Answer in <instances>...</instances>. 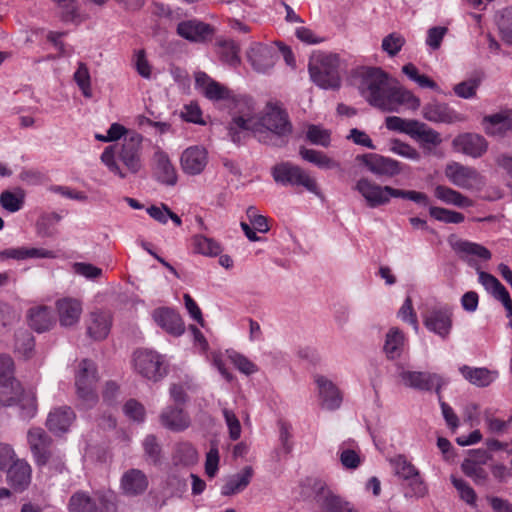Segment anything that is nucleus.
<instances>
[{"label":"nucleus","instance_id":"7c9ffc66","mask_svg":"<svg viewBox=\"0 0 512 512\" xmlns=\"http://www.w3.org/2000/svg\"><path fill=\"white\" fill-rule=\"evenodd\" d=\"M155 322L168 333L180 336L184 333V324L179 314L169 308H159L153 313Z\"/></svg>","mask_w":512,"mask_h":512},{"label":"nucleus","instance_id":"3c124183","mask_svg":"<svg viewBox=\"0 0 512 512\" xmlns=\"http://www.w3.org/2000/svg\"><path fill=\"white\" fill-rule=\"evenodd\" d=\"M450 481L458 491L460 498L470 506H476L477 495L474 489L463 479L451 475Z\"/></svg>","mask_w":512,"mask_h":512},{"label":"nucleus","instance_id":"f8f14e48","mask_svg":"<svg viewBox=\"0 0 512 512\" xmlns=\"http://www.w3.org/2000/svg\"><path fill=\"white\" fill-rule=\"evenodd\" d=\"M357 160L377 177L392 178L399 175L402 171L399 161L376 153L359 155Z\"/></svg>","mask_w":512,"mask_h":512},{"label":"nucleus","instance_id":"5701e85b","mask_svg":"<svg viewBox=\"0 0 512 512\" xmlns=\"http://www.w3.org/2000/svg\"><path fill=\"white\" fill-rule=\"evenodd\" d=\"M424 119L433 123L452 124L461 119L460 115L449 105L433 101L426 104L422 109Z\"/></svg>","mask_w":512,"mask_h":512},{"label":"nucleus","instance_id":"4d7b16f0","mask_svg":"<svg viewBox=\"0 0 512 512\" xmlns=\"http://www.w3.org/2000/svg\"><path fill=\"white\" fill-rule=\"evenodd\" d=\"M483 418H484V422L487 426L488 431L492 434H497V435L503 434L508 429V427L510 426V424L512 422V415L510 416V418L508 420L505 421V420L496 418L493 415V413L491 412V410H485Z\"/></svg>","mask_w":512,"mask_h":512},{"label":"nucleus","instance_id":"58836bf2","mask_svg":"<svg viewBox=\"0 0 512 512\" xmlns=\"http://www.w3.org/2000/svg\"><path fill=\"white\" fill-rule=\"evenodd\" d=\"M434 195L442 202L460 208L473 206V201L471 199L464 196L462 193L444 185H437L434 189Z\"/></svg>","mask_w":512,"mask_h":512},{"label":"nucleus","instance_id":"1a4fd4ad","mask_svg":"<svg viewBox=\"0 0 512 512\" xmlns=\"http://www.w3.org/2000/svg\"><path fill=\"white\" fill-rule=\"evenodd\" d=\"M445 176L455 186L471 191H481L486 185L485 177L477 169L458 162L446 165Z\"/></svg>","mask_w":512,"mask_h":512},{"label":"nucleus","instance_id":"ddd939ff","mask_svg":"<svg viewBox=\"0 0 512 512\" xmlns=\"http://www.w3.org/2000/svg\"><path fill=\"white\" fill-rule=\"evenodd\" d=\"M176 33L191 43L203 44L212 39L215 28L209 23L193 18L179 22Z\"/></svg>","mask_w":512,"mask_h":512},{"label":"nucleus","instance_id":"c756f323","mask_svg":"<svg viewBox=\"0 0 512 512\" xmlns=\"http://www.w3.org/2000/svg\"><path fill=\"white\" fill-rule=\"evenodd\" d=\"M56 308L61 326L70 327L78 323L82 313V304L79 300L69 297L59 299Z\"/></svg>","mask_w":512,"mask_h":512},{"label":"nucleus","instance_id":"4be33fe9","mask_svg":"<svg viewBox=\"0 0 512 512\" xmlns=\"http://www.w3.org/2000/svg\"><path fill=\"white\" fill-rule=\"evenodd\" d=\"M195 85L211 101L228 100L231 97V92L227 87L213 80L205 72L196 73Z\"/></svg>","mask_w":512,"mask_h":512},{"label":"nucleus","instance_id":"f03ea898","mask_svg":"<svg viewBox=\"0 0 512 512\" xmlns=\"http://www.w3.org/2000/svg\"><path fill=\"white\" fill-rule=\"evenodd\" d=\"M359 91L370 105L385 112H398L400 106L417 110L420 99L410 90L392 86L389 77L381 68L368 67L359 72Z\"/></svg>","mask_w":512,"mask_h":512},{"label":"nucleus","instance_id":"6e6d98bb","mask_svg":"<svg viewBox=\"0 0 512 512\" xmlns=\"http://www.w3.org/2000/svg\"><path fill=\"white\" fill-rule=\"evenodd\" d=\"M228 358L237 370L245 375H251L257 371V366L246 356L234 351L227 350Z\"/></svg>","mask_w":512,"mask_h":512},{"label":"nucleus","instance_id":"bb28decb","mask_svg":"<svg viewBox=\"0 0 512 512\" xmlns=\"http://www.w3.org/2000/svg\"><path fill=\"white\" fill-rule=\"evenodd\" d=\"M87 334L94 340L105 339L111 329L112 318L108 312L105 311H93L90 313L87 320Z\"/></svg>","mask_w":512,"mask_h":512},{"label":"nucleus","instance_id":"052dcab7","mask_svg":"<svg viewBox=\"0 0 512 512\" xmlns=\"http://www.w3.org/2000/svg\"><path fill=\"white\" fill-rule=\"evenodd\" d=\"M221 47V59L229 64L230 66H236L240 63L239 58V47L238 45L232 41V40H225L220 42Z\"/></svg>","mask_w":512,"mask_h":512},{"label":"nucleus","instance_id":"a18cd8bd","mask_svg":"<svg viewBox=\"0 0 512 512\" xmlns=\"http://www.w3.org/2000/svg\"><path fill=\"white\" fill-rule=\"evenodd\" d=\"M198 452L196 448L188 442L179 443L173 454V461L175 464L190 466L197 462Z\"/></svg>","mask_w":512,"mask_h":512},{"label":"nucleus","instance_id":"49530a36","mask_svg":"<svg viewBox=\"0 0 512 512\" xmlns=\"http://www.w3.org/2000/svg\"><path fill=\"white\" fill-rule=\"evenodd\" d=\"M337 455L342 466L345 469L355 470L361 464V457L359 455V451L348 447L345 442L339 446Z\"/></svg>","mask_w":512,"mask_h":512},{"label":"nucleus","instance_id":"e433bc0d","mask_svg":"<svg viewBox=\"0 0 512 512\" xmlns=\"http://www.w3.org/2000/svg\"><path fill=\"white\" fill-rule=\"evenodd\" d=\"M28 323L38 333L49 330L55 323L52 309L46 306L31 308L28 311Z\"/></svg>","mask_w":512,"mask_h":512},{"label":"nucleus","instance_id":"dca6fc26","mask_svg":"<svg viewBox=\"0 0 512 512\" xmlns=\"http://www.w3.org/2000/svg\"><path fill=\"white\" fill-rule=\"evenodd\" d=\"M27 439L36 464L46 465L51 457V437L42 428L33 427L29 429Z\"/></svg>","mask_w":512,"mask_h":512},{"label":"nucleus","instance_id":"f704fd0d","mask_svg":"<svg viewBox=\"0 0 512 512\" xmlns=\"http://www.w3.org/2000/svg\"><path fill=\"white\" fill-rule=\"evenodd\" d=\"M399 376L406 387L425 392L431 391L433 378H437L436 373L411 370H403Z\"/></svg>","mask_w":512,"mask_h":512},{"label":"nucleus","instance_id":"bf43d9fd","mask_svg":"<svg viewBox=\"0 0 512 512\" xmlns=\"http://www.w3.org/2000/svg\"><path fill=\"white\" fill-rule=\"evenodd\" d=\"M74 80L85 97H91V79L88 67L85 63L79 62L78 68L74 73Z\"/></svg>","mask_w":512,"mask_h":512},{"label":"nucleus","instance_id":"13d9d810","mask_svg":"<svg viewBox=\"0 0 512 512\" xmlns=\"http://www.w3.org/2000/svg\"><path fill=\"white\" fill-rule=\"evenodd\" d=\"M143 449L150 463L157 465L161 462V446L155 435H147L143 441Z\"/></svg>","mask_w":512,"mask_h":512},{"label":"nucleus","instance_id":"69168bd1","mask_svg":"<svg viewBox=\"0 0 512 512\" xmlns=\"http://www.w3.org/2000/svg\"><path fill=\"white\" fill-rule=\"evenodd\" d=\"M478 87L479 82L477 80L469 79L456 84L453 91L460 98L471 99L475 97Z\"/></svg>","mask_w":512,"mask_h":512},{"label":"nucleus","instance_id":"680f3d73","mask_svg":"<svg viewBox=\"0 0 512 512\" xmlns=\"http://www.w3.org/2000/svg\"><path fill=\"white\" fill-rule=\"evenodd\" d=\"M123 412L126 417L135 422L141 423L145 420V408L135 399H130L124 404Z\"/></svg>","mask_w":512,"mask_h":512},{"label":"nucleus","instance_id":"a211bd4d","mask_svg":"<svg viewBox=\"0 0 512 512\" xmlns=\"http://www.w3.org/2000/svg\"><path fill=\"white\" fill-rule=\"evenodd\" d=\"M208 163V152L202 146L186 148L180 157L183 172L190 176L201 174Z\"/></svg>","mask_w":512,"mask_h":512},{"label":"nucleus","instance_id":"6ab92c4d","mask_svg":"<svg viewBox=\"0 0 512 512\" xmlns=\"http://www.w3.org/2000/svg\"><path fill=\"white\" fill-rule=\"evenodd\" d=\"M453 148L472 158L481 157L488 149L486 139L476 133H463L456 136L452 142Z\"/></svg>","mask_w":512,"mask_h":512},{"label":"nucleus","instance_id":"5fc2aeb1","mask_svg":"<svg viewBox=\"0 0 512 512\" xmlns=\"http://www.w3.org/2000/svg\"><path fill=\"white\" fill-rule=\"evenodd\" d=\"M61 9V19L64 22H80L81 16L78 11L76 0H52Z\"/></svg>","mask_w":512,"mask_h":512},{"label":"nucleus","instance_id":"de8ad7c7","mask_svg":"<svg viewBox=\"0 0 512 512\" xmlns=\"http://www.w3.org/2000/svg\"><path fill=\"white\" fill-rule=\"evenodd\" d=\"M429 214L435 220L447 224H459L465 220L462 213L442 207L430 206Z\"/></svg>","mask_w":512,"mask_h":512},{"label":"nucleus","instance_id":"473e14b6","mask_svg":"<svg viewBox=\"0 0 512 512\" xmlns=\"http://www.w3.org/2000/svg\"><path fill=\"white\" fill-rule=\"evenodd\" d=\"M459 372L470 384L481 388L489 386L498 376L496 371H491L486 367H471L468 365L460 366Z\"/></svg>","mask_w":512,"mask_h":512},{"label":"nucleus","instance_id":"c9c22d12","mask_svg":"<svg viewBox=\"0 0 512 512\" xmlns=\"http://www.w3.org/2000/svg\"><path fill=\"white\" fill-rule=\"evenodd\" d=\"M57 255L54 251L45 248L17 247L0 251V259L25 260L29 258L54 259Z\"/></svg>","mask_w":512,"mask_h":512},{"label":"nucleus","instance_id":"cd10ccee","mask_svg":"<svg viewBox=\"0 0 512 512\" xmlns=\"http://www.w3.org/2000/svg\"><path fill=\"white\" fill-rule=\"evenodd\" d=\"M7 481L18 492L24 491L31 482V467L24 460H16L7 469Z\"/></svg>","mask_w":512,"mask_h":512},{"label":"nucleus","instance_id":"2eb2a0df","mask_svg":"<svg viewBox=\"0 0 512 512\" xmlns=\"http://www.w3.org/2000/svg\"><path fill=\"white\" fill-rule=\"evenodd\" d=\"M0 404L3 406H18L20 408V417L29 420L36 415L37 404L36 397L32 392H26L23 387L19 391H14L9 396L0 394Z\"/></svg>","mask_w":512,"mask_h":512},{"label":"nucleus","instance_id":"a19ab883","mask_svg":"<svg viewBox=\"0 0 512 512\" xmlns=\"http://www.w3.org/2000/svg\"><path fill=\"white\" fill-rule=\"evenodd\" d=\"M405 336L398 328H391L386 334L384 352L388 359L394 360L401 356Z\"/></svg>","mask_w":512,"mask_h":512},{"label":"nucleus","instance_id":"79ce46f5","mask_svg":"<svg viewBox=\"0 0 512 512\" xmlns=\"http://www.w3.org/2000/svg\"><path fill=\"white\" fill-rule=\"evenodd\" d=\"M299 154L303 160L314 164L320 169H334L340 167V164L337 161L328 157L322 151L301 147Z\"/></svg>","mask_w":512,"mask_h":512},{"label":"nucleus","instance_id":"72a5a7b5","mask_svg":"<svg viewBox=\"0 0 512 512\" xmlns=\"http://www.w3.org/2000/svg\"><path fill=\"white\" fill-rule=\"evenodd\" d=\"M147 476L139 469H130L121 478V488L128 496H137L146 491Z\"/></svg>","mask_w":512,"mask_h":512},{"label":"nucleus","instance_id":"0eeeda50","mask_svg":"<svg viewBox=\"0 0 512 512\" xmlns=\"http://www.w3.org/2000/svg\"><path fill=\"white\" fill-rule=\"evenodd\" d=\"M271 174L278 184L293 187L301 186L318 197L322 195L316 180L303 168L291 162H282L275 165Z\"/></svg>","mask_w":512,"mask_h":512},{"label":"nucleus","instance_id":"9b49d317","mask_svg":"<svg viewBox=\"0 0 512 512\" xmlns=\"http://www.w3.org/2000/svg\"><path fill=\"white\" fill-rule=\"evenodd\" d=\"M452 247L459 256L460 260L465 262L475 271L482 269L480 263L481 261L488 262L492 258V253L489 249L481 244L468 240H458L453 244Z\"/></svg>","mask_w":512,"mask_h":512},{"label":"nucleus","instance_id":"412c9836","mask_svg":"<svg viewBox=\"0 0 512 512\" xmlns=\"http://www.w3.org/2000/svg\"><path fill=\"white\" fill-rule=\"evenodd\" d=\"M75 418L76 415L71 407H57L49 412L46 427L50 432L58 436L68 432Z\"/></svg>","mask_w":512,"mask_h":512},{"label":"nucleus","instance_id":"e2e57ef3","mask_svg":"<svg viewBox=\"0 0 512 512\" xmlns=\"http://www.w3.org/2000/svg\"><path fill=\"white\" fill-rule=\"evenodd\" d=\"M405 44V39L400 34L391 33L383 38L382 49L389 55L395 56Z\"/></svg>","mask_w":512,"mask_h":512},{"label":"nucleus","instance_id":"39448f33","mask_svg":"<svg viewBox=\"0 0 512 512\" xmlns=\"http://www.w3.org/2000/svg\"><path fill=\"white\" fill-rule=\"evenodd\" d=\"M340 58L337 54L318 52L310 57L308 71L315 85L325 90H335L341 85Z\"/></svg>","mask_w":512,"mask_h":512},{"label":"nucleus","instance_id":"ea45409f","mask_svg":"<svg viewBox=\"0 0 512 512\" xmlns=\"http://www.w3.org/2000/svg\"><path fill=\"white\" fill-rule=\"evenodd\" d=\"M26 193L20 188L3 190L0 194V206L9 213H16L25 205Z\"/></svg>","mask_w":512,"mask_h":512},{"label":"nucleus","instance_id":"20e7f679","mask_svg":"<svg viewBox=\"0 0 512 512\" xmlns=\"http://www.w3.org/2000/svg\"><path fill=\"white\" fill-rule=\"evenodd\" d=\"M354 189L361 194L370 208L386 205L390 202L391 198L407 199L423 207H427L430 204L429 197L424 192L381 186L368 178H360L356 182Z\"/></svg>","mask_w":512,"mask_h":512},{"label":"nucleus","instance_id":"b1692460","mask_svg":"<svg viewBox=\"0 0 512 512\" xmlns=\"http://www.w3.org/2000/svg\"><path fill=\"white\" fill-rule=\"evenodd\" d=\"M154 172L159 182L173 186L177 183V173L168 154L160 147H157L154 155Z\"/></svg>","mask_w":512,"mask_h":512},{"label":"nucleus","instance_id":"393cba45","mask_svg":"<svg viewBox=\"0 0 512 512\" xmlns=\"http://www.w3.org/2000/svg\"><path fill=\"white\" fill-rule=\"evenodd\" d=\"M482 125L489 136L503 137L512 132V115L508 111H501L483 117Z\"/></svg>","mask_w":512,"mask_h":512},{"label":"nucleus","instance_id":"9d476101","mask_svg":"<svg viewBox=\"0 0 512 512\" xmlns=\"http://www.w3.org/2000/svg\"><path fill=\"white\" fill-rule=\"evenodd\" d=\"M395 474L409 482L410 490L406 497L422 498L427 494V486L421 478L419 470L404 455H397L390 460Z\"/></svg>","mask_w":512,"mask_h":512},{"label":"nucleus","instance_id":"8fccbe9b","mask_svg":"<svg viewBox=\"0 0 512 512\" xmlns=\"http://www.w3.org/2000/svg\"><path fill=\"white\" fill-rule=\"evenodd\" d=\"M461 469L463 473L473 479L476 484H482L487 479V472L479 465L473 458H466L462 464Z\"/></svg>","mask_w":512,"mask_h":512},{"label":"nucleus","instance_id":"338daca9","mask_svg":"<svg viewBox=\"0 0 512 512\" xmlns=\"http://www.w3.org/2000/svg\"><path fill=\"white\" fill-rule=\"evenodd\" d=\"M222 412L229 430L230 439L233 441L238 440L241 436V424L239 419L232 410L225 408Z\"/></svg>","mask_w":512,"mask_h":512},{"label":"nucleus","instance_id":"a878e982","mask_svg":"<svg viewBox=\"0 0 512 512\" xmlns=\"http://www.w3.org/2000/svg\"><path fill=\"white\" fill-rule=\"evenodd\" d=\"M161 425L173 432H180L190 425L188 414L179 406H167L159 416Z\"/></svg>","mask_w":512,"mask_h":512},{"label":"nucleus","instance_id":"774afa93","mask_svg":"<svg viewBox=\"0 0 512 512\" xmlns=\"http://www.w3.org/2000/svg\"><path fill=\"white\" fill-rule=\"evenodd\" d=\"M503 39L512 44V8L507 9L498 22Z\"/></svg>","mask_w":512,"mask_h":512},{"label":"nucleus","instance_id":"f257e3e1","mask_svg":"<svg viewBox=\"0 0 512 512\" xmlns=\"http://www.w3.org/2000/svg\"><path fill=\"white\" fill-rule=\"evenodd\" d=\"M239 103H243L246 109L240 115L234 116L228 125V135L233 143H244L250 134L259 142L275 147L288 143L293 126L285 109L269 103L264 115L257 119L251 98L244 97Z\"/></svg>","mask_w":512,"mask_h":512},{"label":"nucleus","instance_id":"864d4df0","mask_svg":"<svg viewBox=\"0 0 512 512\" xmlns=\"http://www.w3.org/2000/svg\"><path fill=\"white\" fill-rule=\"evenodd\" d=\"M306 139L314 145L328 147L330 145V132L319 125L311 124L307 127Z\"/></svg>","mask_w":512,"mask_h":512},{"label":"nucleus","instance_id":"603ef678","mask_svg":"<svg viewBox=\"0 0 512 512\" xmlns=\"http://www.w3.org/2000/svg\"><path fill=\"white\" fill-rule=\"evenodd\" d=\"M389 151L413 161H418L421 158L420 153L414 147L399 139L390 140Z\"/></svg>","mask_w":512,"mask_h":512},{"label":"nucleus","instance_id":"37998d69","mask_svg":"<svg viewBox=\"0 0 512 512\" xmlns=\"http://www.w3.org/2000/svg\"><path fill=\"white\" fill-rule=\"evenodd\" d=\"M317 505L321 512H341L345 508V501L340 497L333 495L330 491H326L323 487L315 496Z\"/></svg>","mask_w":512,"mask_h":512},{"label":"nucleus","instance_id":"4468645a","mask_svg":"<svg viewBox=\"0 0 512 512\" xmlns=\"http://www.w3.org/2000/svg\"><path fill=\"white\" fill-rule=\"evenodd\" d=\"M453 311L448 305L431 309L424 318V325L430 331L446 339L453 325Z\"/></svg>","mask_w":512,"mask_h":512},{"label":"nucleus","instance_id":"7ed1b4c3","mask_svg":"<svg viewBox=\"0 0 512 512\" xmlns=\"http://www.w3.org/2000/svg\"><path fill=\"white\" fill-rule=\"evenodd\" d=\"M142 141L143 136L133 131L121 143L105 147L100 159L111 173L125 179L127 173L120 167L118 161L123 164L128 172L138 173L143 166Z\"/></svg>","mask_w":512,"mask_h":512},{"label":"nucleus","instance_id":"0e129e2a","mask_svg":"<svg viewBox=\"0 0 512 512\" xmlns=\"http://www.w3.org/2000/svg\"><path fill=\"white\" fill-rule=\"evenodd\" d=\"M398 317L402 321L412 325L416 331L418 330V319L414 311L412 299L410 296H407L406 299L404 300L401 308L398 311Z\"/></svg>","mask_w":512,"mask_h":512},{"label":"nucleus","instance_id":"09e8293b","mask_svg":"<svg viewBox=\"0 0 512 512\" xmlns=\"http://www.w3.org/2000/svg\"><path fill=\"white\" fill-rule=\"evenodd\" d=\"M34 347L35 339L31 332L22 330L15 334V349L25 358L31 357Z\"/></svg>","mask_w":512,"mask_h":512},{"label":"nucleus","instance_id":"f3484780","mask_svg":"<svg viewBox=\"0 0 512 512\" xmlns=\"http://www.w3.org/2000/svg\"><path fill=\"white\" fill-rule=\"evenodd\" d=\"M113 505L101 497H92L88 492L77 491L68 502L69 512H108Z\"/></svg>","mask_w":512,"mask_h":512},{"label":"nucleus","instance_id":"423d86ee","mask_svg":"<svg viewBox=\"0 0 512 512\" xmlns=\"http://www.w3.org/2000/svg\"><path fill=\"white\" fill-rule=\"evenodd\" d=\"M97 383L96 364L90 359L81 360L75 374V387L79 405L82 408L90 409L97 404Z\"/></svg>","mask_w":512,"mask_h":512},{"label":"nucleus","instance_id":"aec40b11","mask_svg":"<svg viewBox=\"0 0 512 512\" xmlns=\"http://www.w3.org/2000/svg\"><path fill=\"white\" fill-rule=\"evenodd\" d=\"M252 68L259 73H267L275 64V53L262 43H253L247 51Z\"/></svg>","mask_w":512,"mask_h":512},{"label":"nucleus","instance_id":"c03bdc74","mask_svg":"<svg viewBox=\"0 0 512 512\" xmlns=\"http://www.w3.org/2000/svg\"><path fill=\"white\" fill-rule=\"evenodd\" d=\"M192 244L195 253L205 256H218L222 252V248L218 242L203 235H195L192 238Z\"/></svg>","mask_w":512,"mask_h":512},{"label":"nucleus","instance_id":"4c0bfd02","mask_svg":"<svg viewBox=\"0 0 512 512\" xmlns=\"http://www.w3.org/2000/svg\"><path fill=\"white\" fill-rule=\"evenodd\" d=\"M253 477V469L246 466L240 473L230 476L221 488V495L232 496L246 489Z\"/></svg>","mask_w":512,"mask_h":512},{"label":"nucleus","instance_id":"6e6552de","mask_svg":"<svg viewBox=\"0 0 512 512\" xmlns=\"http://www.w3.org/2000/svg\"><path fill=\"white\" fill-rule=\"evenodd\" d=\"M134 368L142 377L157 382L167 374L165 357L152 349H139L133 354Z\"/></svg>","mask_w":512,"mask_h":512},{"label":"nucleus","instance_id":"2f4dec72","mask_svg":"<svg viewBox=\"0 0 512 512\" xmlns=\"http://www.w3.org/2000/svg\"><path fill=\"white\" fill-rule=\"evenodd\" d=\"M322 405L329 409L335 410L340 407L342 397L338 388L326 377L318 375L315 378Z\"/></svg>","mask_w":512,"mask_h":512},{"label":"nucleus","instance_id":"c85d7f7f","mask_svg":"<svg viewBox=\"0 0 512 512\" xmlns=\"http://www.w3.org/2000/svg\"><path fill=\"white\" fill-rule=\"evenodd\" d=\"M14 361L11 356L0 355V394L9 396L14 391H19L21 383L14 376Z\"/></svg>","mask_w":512,"mask_h":512}]
</instances>
